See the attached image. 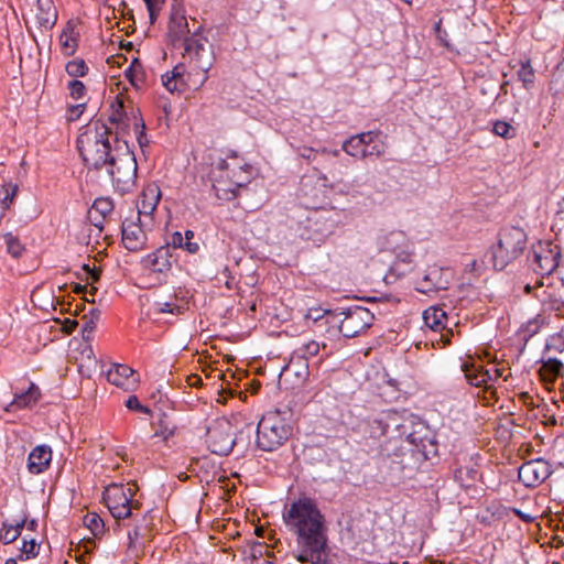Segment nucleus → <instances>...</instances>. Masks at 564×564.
<instances>
[{"label": "nucleus", "instance_id": "1", "mask_svg": "<svg viewBox=\"0 0 564 564\" xmlns=\"http://www.w3.org/2000/svg\"><path fill=\"white\" fill-rule=\"evenodd\" d=\"M282 520L288 531L295 536L301 563L330 564L328 528L326 518L316 500L300 497L284 506Z\"/></svg>", "mask_w": 564, "mask_h": 564}, {"label": "nucleus", "instance_id": "2", "mask_svg": "<svg viewBox=\"0 0 564 564\" xmlns=\"http://www.w3.org/2000/svg\"><path fill=\"white\" fill-rule=\"evenodd\" d=\"M438 443L433 433L421 440H404L399 444H380L381 468L387 469L390 482L400 484L414 477L422 464L437 455Z\"/></svg>", "mask_w": 564, "mask_h": 564}, {"label": "nucleus", "instance_id": "3", "mask_svg": "<svg viewBox=\"0 0 564 564\" xmlns=\"http://www.w3.org/2000/svg\"><path fill=\"white\" fill-rule=\"evenodd\" d=\"M111 134L109 127L96 121L77 138V149L87 167L100 170L115 155L110 144Z\"/></svg>", "mask_w": 564, "mask_h": 564}, {"label": "nucleus", "instance_id": "4", "mask_svg": "<svg viewBox=\"0 0 564 564\" xmlns=\"http://www.w3.org/2000/svg\"><path fill=\"white\" fill-rule=\"evenodd\" d=\"M288 412L269 411L262 415L257 426L256 445L260 451L274 452L291 437L293 429L286 419Z\"/></svg>", "mask_w": 564, "mask_h": 564}, {"label": "nucleus", "instance_id": "5", "mask_svg": "<svg viewBox=\"0 0 564 564\" xmlns=\"http://www.w3.org/2000/svg\"><path fill=\"white\" fill-rule=\"evenodd\" d=\"M528 235L519 226H507L499 230L497 243L490 249L495 270L501 271L519 259L527 249Z\"/></svg>", "mask_w": 564, "mask_h": 564}, {"label": "nucleus", "instance_id": "6", "mask_svg": "<svg viewBox=\"0 0 564 564\" xmlns=\"http://www.w3.org/2000/svg\"><path fill=\"white\" fill-rule=\"evenodd\" d=\"M386 440L382 444H399L404 440H421L422 435L431 434L427 425L413 414L390 410L381 413Z\"/></svg>", "mask_w": 564, "mask_h": 564}, {"label": "nucleus", "instance_id": "7", "mask_svg": "<svg viewBox=\"0 0 564 564\" xmlns=\"http://www.w3.org/2000/svg\"><path fill=\"white\" fill-rule=\"evenodd\" d=\"M113 140L117 144L115 148V155L105 166H107V171L111 177L113 186L121 192H128L134 185L137 178V160L134 153L129 149L126 141L121 147L119 145V138L117 134Z\"/></svg>", "mask_w": 564, "mask_h": 564}, {"label": "nucleus", "instance_id": "8", "mask_svg": "<svg viewBox=\"0 0 564 564\" xmlns=\"http://www.w3.org/2000/svg\"><path fill=\"white\" fill-rule=\"evenodd\" d=\"M154 214H130L121 224V241L131 252H138L147 247L148 235L154 226Z\"/></svg>", "mask_w": 564, "mask_h": 564}, {"label": "nucleus", "instance_id": "9", "mask_svg": "<svg viewBox=\"0 0 564 564\" xmlns=\"http://www.w3.org/2000/svg\"><path fill=\"white\" fill-rule=\"evenodd\" d=\"M134 494L132 487L111 484L102 492V500L115 519H127L133 516V510L140 508V502L133 500Z\"/></svg>", "mask_w": 564, "mask_h": 564}, {"label": "nucleus", "instance_id": "10", "mask_svg": "<svg viewBox=\"0 0 564 564\" xmlns=\"http://www.w3.org/2000/svg\"><path fill=\"white\" fill-rule=\"evenodd\" d=\"M335 316L339 319L338 329L346 338H354L367 330L373 323L375 315L366 307L354 305L349 307H339L335 311Z\"/></svg>", "mask_w": 564, "mask_h": 564}, {"label": "nucleus", "instance_id": "11", "mask_svg": "<svg viewBox=\"0 0 564 564\" xmlns=\"http://www.w3.org/2000/svg\"><path fill=\"white\" fill-rule=\"evenodd\" d=\"M561 249L551 241H538L527 256L528 265L539 275L552 274L560 264Z\"/></svg>", "mask_w": 564, "mask_h": 564}, {"label": "nucleus", "instance_id": "12", "mask_svg": "<svg viewBox=\"0 0 564 564\" xmlns=\"http://www.w3.org/2000/svg\"><path fill=\"white\" fill-rule=\"evenodd\" d=\"M339 221L330 214H308L299 223V235L302 239L322 242L338 227Z\"/></svg>", "mask_w": 564, "mask_h": 564}, {"label": "nucleus", "instance_id": "13", "mask_svg": "<svg viewBox=\"0 0 564 564\" xmlns=\"http://www.w3.org/2000/svg\"><path fill=\"white\" fill-rule=\"evenodd\" d=\"M206 442L212 453L226 456L232 451L237 438L234 437L230 424L221 422L207 429Z\"/></svg>", "mask_w": 564, "mask_h": 564}, {"label": "nucleus", "instance_id": "14", "mask_svg": "<svg viewBox=\"0 0 564 564\" xmlns=\"http://www.w3.org/2000/svg\"><path fill=\"white\" fill-rule=\"evenodd\" d=\"M451 272L438 265L429 267L422 279L416 282L415 290L420 293L429 294L441 290H447L451 282Z\"/></svg>", "mask_w": 564, "mask_h": 564}, {"label": "nucleus", "instance_id": "15", "mask_svg": "<svg viewBox=\"0 0 564 564\" xmlns=\"http://www.w3.org/2000/svg\"><path fill=\"white\" fill-rule=\"evenodd\" d=\"M326 348L327 345L325 343L310 340L293 351L286 368L293 369L294 366L299 365L300 369H294V376L305 378L308 376V358L317 356L321 350H325Z\"/></svg>", "mask_w": 564, "mask_h": 564}, {"label": "nucleus", "instance_id": "16", "mask_svg": "<svg viewBox=\"0 0 564 564\" xmlns=\"http://www.w3.org/2000/svg\"><path fill=\"white\" fill-rule=\"evenodd\" d=\"M552 474L550 464L542 459H532L523 463L518 469V478L525 487H535Z\"/></svg>", "mask_w": 564, "mask_h": 564}, {"label": "nucleus", "instance_id": "17", "mask_svg": "<svg viewBox=\"0 0 564 564\" xmlns=\"http://www.w3.org/2000/svg\"><path fill=\"white\" fill-rule=\"evenodd\" d=\"M183 42L185 54L191 58V61L195 62L198 69L207 73L213 65L210 59H203V55L206 51L205 42H207V39L195 32L192 35L185 36Z\"/></svg>", "mask_w": 564, "mask_h": 564}, {"label": "nucleus", "instance_id": "18", "mask_svg": "<svg viewBox=\"0 0 564 564\" xmlns=\"http://www.w3.org/2000/svg\"><path fill=\"white\" fill-rule=\"evenodd\" d=\"M189 29L185 17V10L183 4H172L170 21L167 25V35L173 45L188 36Z\"/></svg>", "mask_w": 564, "mask_h": 564}, {"label": "nucleus", "instance_id": "19", "mask_svg": "<svg viewBox=\"0 0 564 564\" xmlns=\"http://www.w3.org/2000/svg\"><path fill=\"white\" fill-rule=\"evenodd\" d=\"M361 433L365 444L369 447V451L377 449V454L379 455V445L380 443H383L381 438H386V430L381 413L378 416L366 419L361 423Z\"/></svg>", "mask_w": 564, "mask_h": 564}, {"label": "nucleus", "instance_id": "20", "mask_svg": "<svg viewBox=\"0 0 564 564\" xmlns=\"http://www.w3.org/2000/svg\"><path fill=\"white\" fill-rule=\"evenodd\" d=\"M175 261L174 252L170 245L161 246L154 252L144 257L141 261L145 269L153 272L163 273L172 268V262Z\"/></svg>", "mask_w": 564, "mask_h": 564}, {"label": "nucleus", "instance_id": "21", "mask_svg": "<svg viewBox=\"0 0 564 564\" xmlns=\"http://www.w3.org/2000/svg\"><path fill=\"white\" fill-rule=\"evenodd\" d=\"M466 381L477 388H488L489 382L494 381L492 373L481 364L476 361H465L462 365Z\"/></svg>", "mask_w": 564, "mask_h": 564}, {"label": "nucleus", "instance_id": "22", "mask_svg": "<svg viewBox=\"0 0 564 564\" xmlns=\"http://www.w3.org/2000/svg\"><path fill=\"white\" fill-rule=\"evenodd\" d=\"M58 13L53 0H36L35 21L41 32L52 30L57 22Z\"/></svg>", "mask_w": 564, "mask_h": 564}, {"label": "nucleus", "instance_id": "23", "mask_svg": "<svg viewBox=\"0 0 564 564\" xmlns=\"http://www.w3.org/2000/svg\"><path fill=\"white\" fill-rule=\"evenodd\" d=\"M52 460V449L48 445H37L28 457V470L33 475L45 471Z\"/></svg>", "mask_w": 564, "mask_h": 564}, {"label": "nucleus", "instance_id": "24", "mask_svg": "<svg viewBox=\"0 0 564 564\" xmlns=\"http://www.w3.org/2000/svg\"><path fill=\"white\" fill-rule=\"evenodd\" d=\"M40 398V388L31 382L28 390L14 394V399L6 406V411L15 412L21 409L31 408L39 402Z\"/></svg>", "mask_w": 564, "mask_h": 564}, {"label": "nucleus", "instance_id": "25", "mask_svg": "<svg viewBox=\"0 0 564 564\" xmlns=\"http://www.w3.org/2000/svg\"><path fill=\"white\" fill-rule=\"evenodd\" d=\"M161 196L162 193L158 184H148L138 196L137 212H155Z\"/></svg>", "mask_w": 564, "mask_h": 564}, {"label": "nucleus", "instance_id": "26", "mask_svg": "<svg viewBox=\"0 0 564 564\" xmlns=\"http://www.w3.org/2000/svg\"><path fill=\"white\" fill-rule=\"evenodd\" d=\"M423 319L426 327L433 332H442L446 329L448 319L446 312L438 306H431L423 312Z\"/></svg>", "mask_w": 564, "mask_h": 564}, {"label": "nucleus", "instance_id": "27", "mask_svg": "<svg viewBox=\"0 0 564 564\" xmlns=\"http://www.w3.org/2000/svg\"><path fill=\"white\" fill-rule=\"evenodd\" d=\"M155 426L154 437H161L163 441H167L174 436L177 430L175 420L166 412H160L158 420L153 423Z\"/></svg>", "mask_w": 564, "mask_h": 564}, {"label": "nucleus", "instance_id": "28", "mask_svg": "<svg viewBox=\"0 0 564 564\" xmlns=\"http://www.w3.org/2000/svg\"><path fill=\"white\" fill-rule=\"evenodd\" d=\"M109 121L118 128L128 127L130 118L124 107L122 96L118 95L110 104Z\"/></svg>", "mask_w": 564, "mask_h": 564}, {"label": "nucleus", "instance_id": "29", "mask_svg": "<svg viewBox=\"0 0 564 564\" xmlns=\"http://www.w3.org/2000/svg\"><path fill=\"white\" fill-rule=\"evenodd\" d=\"M563 368V362L557 358L542 360V366L539 369L540 378L543 382L552 384L562 375Z\"/></svg>", "mask_w": 564, "mask_h": 564}, {"label": "nucleus", "instance_id": "30", "mask_svg": "<svg viewBox=\"0 0 564 564\" xmlns=\"http://www.w3.org/2000/svg\"><path fill=\"white\" fill-rule=\"evenodd\" d=\"M297 154L306 160L307 162H315L318 158H323L328 160L330 158H337L340 154V150H329L326 148H322L319 150L313 149L311 147L301 145L296 149Z\"/></svg>", "mask_w": 564, "mask_h": 564}, {"label": "nucleus", "instance_id": "31", "mask_svg": "<svg viewBox=\"0 0 564 564\" xmlns=\"http://www.w3.org/2000/svg\"><path fill=\"white\" fill-rule=\"evenodd\" d=\"M133 373V369L129 366L115 364L107 371V380L117 387H122Z\"/></svg>", "mask_w": 564, "mask_h": 564}, {"label": "nucleus", "instance_id": "32", "mask_svg": "<svg viewBox=\"0 0 564 564\" xmlns=\"http://www.w3.org/2000/svg\"><path fill=\"white\" fill-rule=\"evenodd\" d=\"M478 478L479 471L474 466H462L454 471L455 481L465 489L473 487Z\"/></svg>", "mask_w": 564, "mask_h": 564}, {"label": "nucleus", "instance_id": "33", "mask_svg": "<svg viewBox=\"0 0 564 564\" xmlns=\"http://www.w3.org/2000/svg\"><path fill=\"white\" fill-rule=\"evenodd\" d=\"M369 137V133H358L347 139L341 147L348 155L355 158H361L365 151V138Z\"/></svg>", "mask_w": 564, "mask_h": 564}, {"label": "nucleus", "instance_id": "34", "mask_svg": "<svg viewBox=\"0 0 564 564\" xmlns=\"http://www.w3.org/2000/svg\"><path fill=\"white\" fill-rule=\"evenodd\" d=\"M519 65L520 68L517 72V77L522 83L523 88L530 90L535 83V70L531 65V59L520 61Z\"/></svg>", "mask_w": 564, "mask_h": 564}, {"label": "nucleus", "instance_id": "35", "mask_svg": "<svg viewBox=\"0 0 564 564\" xmlns=\"http://www.w3.org/2000/svg\"><path fill=\"white\" fill-rule=\"evenodd\" d=\"M84 524L90 530L95 538H100L105 533V523L98 513L88 512L84 517Z\"/></svg>", "mask_w": 564, "mask_h": 564}, {"label": "nucleus", "instance_id": "36", "mask_svg": "<svg viewBox=\"0 0 564 564\" xmlns=\"http://www.w3.org/2000/svg\"><path fill=\"white\" fill-rule=\"evenodd\" d=\"M3 238L7 246V252L15 259L20 258L25 251V248L19 238L13 236L11 232L4 234Z\"/></svg>", "mask_w": 564, "mask_h": 564}, {"label": "nucleus", "instance_id": "37", "mask_svg": "<svg viewBox=\"0 0 564 564\" xmlns=\"http://www.w3.org/2000/svg\"><path fill=\"white\" fill-rule=\"evenodd\" d=\"M65 70L70 77L76 79L87 75L88 66L83 58H75L66 64Z\"/></svg>", "mask_w": 564, "mask_h": 564}, {"label": "nucleus", "instance_id": "38", "mask_svg": "<svg viewBox=\"0 0 564 564\" xmlns=\"http://www.w3.org/2000/svg\"><path fill=\"white\" fill-rule=\"evenodd\" d=\"M18 185L6 184L0 188V208L6 210L10 208V205L18 193Z\"/></svg>", "mask_w": 564, "mask_h": 564}, {"label": "nucleus", "instance_id": "39", "mask_svg": "<svg viewBox=\"0 0 564 564\" xmlns=\"http://www.w3.org/2000/svg\"><path fill=\"white\" fill-rule=\"evenodd\" d=\"M124 74L132 86L140 88V84L143 83V76H144L140 64L135 65L133 63L130 67H128L126 69Z\"/></svg>", "mask_w": 564, "mask_h": 564}, {"label": "nucleus", "instance_id": "40", "mask_svg": "<svg viewBox=\"0 0 564 564\" xmlns=\"http://www.w3.org/2000/svg\"><path fill=\"white\" fill-rule=\"evenodd\" d=\"M492 131L495 134L507 140L516 135V129L510 123L500 120L494 123Z\"/></svg>", "mask_w": 564, "mask_h": 564}, {"label": "nucleus", "instance_id": "41", "mask_svg": "<svg viewBox=\"0 0 564 564\" xmlns=\"http://www.w3.org/2000/svg\"><path fill=\"white\" fill-rule=\"evenodd\" d=\"M40 544L35 541V539L28 540L23 539V544L21 547V554L25 555V558L29 560L31 557H35L39 554Z\"/></svg>", "mask_w": 564, "mask_h": 564}, {"label": "nucleus", "instance_id": "42", "mask_svg": "<svg viewBox=\"0 0 564 564\" xmlns=\"http://www.w3.org/2000/svg\"><path fill=\"white\" fill-rule=\"evenodd\" d=\"M67 88L69 90V96L75 99H82L86 95V86L83 82L78 79H73L68 83Z\"/></svg>", "mask_w": 564, "mask_h": 564}, {"label": "nucleus", "instance_id": "43", "mask_svg": "<svg viewBox=\"0 0 564 564\" xmlns=\"http://www.w3.org/2000/svg\"><path fill=\"white\" fill-rule=\"evenodd\" d=\"M19 536L20 532L12 530L7 521L2 523V528L0 530V540L3 544H10L14 542Z\"/></svg>", "mask_w": 564, "mask_h": 564}, {"label": "nucleus", "instance_id": "44", "mask_svg": "<svg viewBox=\"0 0 564 564\" xmlns=\"http://www.w3.org/2000/svg\"><path fill=\"white\" fill-rule=\"evenodd\" d=\"M113 204L108 197H98L94 200L91 208L88 212H112Z\"/></svg>", "mask_w": 564, "mask_h": 564}, {"label": "nucleus", "instance_id": "45", "mask_svg": "<svg viewBox=\"0 0 564 564\" xmlns=\"http://www.w3.org/2000/svg\"><path fill=\"white\" fill-rule=\"evenodd\" d=\"M135 133H137V140L141 149L147 147L149 144V140L147 139L145 134V124L142 118L137 120L134 122Z\"/></svg>", "mask_w": 564, "mask_h": 564}, {"label": "nucleus", "instance_id": "46", "mask_svg": "<svg viewBox=\"0 0 564 564\" xmlns=\"http://www.w3.org/2000/svg\"><path fill=\"white\" fill-rule=\"evenodd\" d=\"M126 406L131 410V411H135V412H140V413H144V414H150L151 413V410L145 406V405H142L138 399L137 395H130L127 401H126Z\"/></svg>", "mask_w": 564, "mask_h": 564}, {"label": "nucleus", "instance_id": "47", "mask_svg": "<svg viewBox=\"0 0 564 564\" xmlns=\"http://www.w3.org/2000/svg\"><path fill=\"white\" fill-rule=\"evenodd\" d=\"M163 86L171 93L181 91L182 88L180 84L183 86L184 82H180L178 79H174V77L170 76V73H166L162 76Z\"/></svg>", "mask_w": 564, "mask_h": 564}, {"label": "nucleus", "instance_id": "48", "mask_svg": "<svg viewBox=\"0 0 564 564\" xmlns=\"http://www.w3.org/2000/svg\"><path fill=\"white\" fill-rule=\"evenodd\" d=\"M158 305V313H171L174 315H178L183 313V307L173 303L164 302V303H156Z\"/></svg>", "mask_w": 564, "mask_h": 564}, {"label": "nucleus", "instance_id": "49", "mask_svg": "<svg viewBox=\"0 0 564 564\" xmlns=\"http://www.w3.org/2000/svg\"><path fill=\"white\" fill-rule=\"evenodd\" d=\"M384 153V145L383 143H373L371 145H369L368 148L366 147L365 148V151H364V154H362V159L367 158V156H381L383 155Z\"/></svg>", "mask_w": 564, "mask_h": 564}, {"label": "nucleus", "instance_id": "50", "mask_svg": "<svg viewBox=\"0 0 564 564\" xmlns=\"http://www.w3.org/2000/svg\"><path fill=\"white\" fill-rule=\"evenodd\" d=\"M85 323L82 327V334L84 340L88 341L91 339L93 333L96 328V322L93 318L87 319V316H84Z\"/></svg>", "mask_w": 564, "mask_h": 564}, {"label": "nucleus", "instance_id": "51", "mask_svg": "<svg viewBox=\"0 0 564 564\" xmlns=\"http://www.w3.org/2000/svg\"><path fill=\"white\" fill-rule=\"evenodd\" d=\"M434 33H435V36L437 37V40L445 46V47H449V42L447 40V32L445 29L442 28V19H440L435 25H434Z\"/></svg>", "mask_w": 564, "mask_h": 564}, {"label": "nucleus", "instance_id": "52", "mask_svg": "<svg viewBox=\"0 0 564 564\" xmlns=\"http://www.w3.org/2000/svg\"><path fill=\"white\" fill-rule=\"evenodd\" d=\"M543 324L544 318H542L541 316H536L535 318L528 322L525 330L529 334V336H533L539 332Z\"/></svg>", "mask_w": 564, "mask_h": 564}, {"label": "nucleus", "instance_id": "53", "mask_svg": "<svg viewBox=\"0 0 564 564\" xmlns=\"http://www.w3.org/2000/svg\"><path fill=\"white\" fill-rule=\"evenodd\" d=\"M86 104H78L69 106L67 109V118L70 121L77 120L84 112Z\"/></svg>", "mask_w": 564, "mask_h": 564}, {"label": "nucleus", "instance_id": "54", "mask_svg": "<svg viewBox=\"0 0 564 564\" xmlns=\"http://www.w3.org/2000/svg\"><path fill=\"white\" fill-rule=\"evenodd\" d=\"M82 269L86 272L87 279H90L93 283L99 281L101 275L100 269L90 268L88 264H83Z\"/></svg>", "mask_w": 564, "mask_h": 564}, {"label": "nucleus", "instance_id": "55", "mask_svg": "<svg viewBox=\"0 0 564 564\" xmlns=\"http://www.w3.org/2000/svg\"><path fill=\"white\" fill-rule=\"evenodd\" d=\"M64 36H65V33L62 34L61 40H62V46L65 50H67V51H65V54L73 55L77 47L76 41L74 39H69V37H66L65 40H63Z\"/></svg>", "mask_w": 564, "mask_h": 564}, {"label": "nucleus", "instance_id": "56", "mask_svg": "<svg viewBox=\"0 0 564 564\" xmlns=\"http://www.w3.org/2000/svg\"><path fill=\"white\" fill-rule=\"evenodd\" d=\"M183 243H184V238H183L182 234L178 231H175L171 237V241L167 242L166 245H170L172 248V252H174L176 249L183 248Z\"/></svg>", "mask_w": 564, "mask_h": 564}, {"label": "nucleus", "instance_id": "57", "mask_svg": "<svg viewBox=\"0 0 564 564\" xmlns=\"http://www.w3.org/2000/svg\"><path fill=\"white\" fill-rule=\"evenodd\" d=\"M147 6V9L149 11V19H150V23L151 24H154L156 19H158V15H159V12L162 8V4H145Z\"/></svg>", "mask_w": 564, "mask_h": 564}, {"label": "nucleus", "instance_id": "58", "mask_svg": "<svg viewBox=\"0 0 564 564\" xmlns=\"http://www.w3.org/2000/svg\"><path fill=\"white\" fill-rule=\"evenodd\" d=\"M366 133H369V137L365 138V147H369L376 142V139H378L381 134L380 130H371L367 131Z\"/></svg>", "mask_w": 564, "mask_h": 564}, {"label": "nucleus", "instance_id": "59", "mask_svg": "<svg viewBox=\"0 0 564 564\" xmlns=\"http://www.w3.org/2000/svg\"><path fill=\"white\" fill-rule=\"evenodd\" d=\"M25 523H26V514L24 513L20 518V520H15L14 523H9V525L11 527L12 530L21 533L23 528L25 527Z\"/></svg>", "mask_w": 564, "mask_h": 564}, {"label": "nucleus", "instance_id": "60", "mask_svg": "<svg viewBox=\"0 0 564 564\" xmlns=\"http://www.w3.org/2000/svg\"><path fill=\"white\" fill-rule=\"evenodd\" d=\"M142 535L141 527L135 525L131 531L128 532L130 543H134Z\"/></svg>", "mask_w": 564, "mask_h": 564}, {"label": "nucleus", "instance_id": "61", "mask_svg": "<svg viewBox=\"0 0 564 564\" xmlns=\"http://www.w3.org/2000/svg\"><path fill=\"white\" fill-rule=\"evenodd\" d=\"M513 513L525 523H531L534 520V517H532L531 514L524 513L516 508L513 509Z\"/></svg>", "mask_w": 564, "mask_h": 564}, {"label": "nucleus", "instance_id": "62", "mask_svg": "<svg viewBox=\"0 0 564 564\" xmlns=\"http://www.w3.org/2000/svg\"><path fill=\"white\" fill-rule=\"evenodd\" d=\"M397 258L400 262L404 264H410L412 262V253L409 251H401L397 254Z\"/></svg>", "mask_w": 564, "mask_h": 564}, {"label": "nucleus", "instance_id": "63", "mask_svg": "<svg viewBox=\"0 0 564 564\" xmlns=\"http://www.w3.org/2000/svg\"><path fill=\"white\" fill-rule=\"evenodd\" d=\"M182 249H185L187 252L194 254L198 251L199 246L197 242H192L191 240H188L184 241Z\"/></svg>", "mask_w": 564, "mask_h": 564}, {"label": "nucleus", "instance_id": "64", "mask_svg": "<svg viewBox=\"0 0 564 564\" xmlns=\"http://www.w3.org/2000/svg\"><path fill=\"white\" fill-rule=\"evenodd\" d=\"M183 72H184V66L182 64H180L173 68V70L170 73V76L174 77V79H178L180 82H183L182 80Z\"/></svg>", "mask_w": 564, "mask_h": 564}]
</instances>
